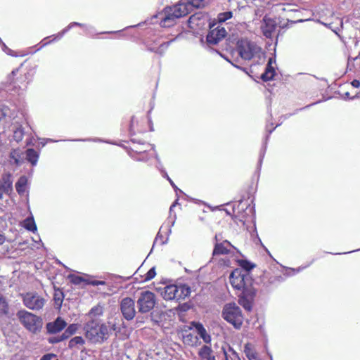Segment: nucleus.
Here are the masks:
<instances>
[{"mask_svg": "<svg viewBox=\"0 0 360 360\" xmlns=\"http://www.w3.org/2000/svg\"><path fill=\"white\" fill-rule=\"evenodd\" d=\"M84 330L86 338L92 343L102 344L107 341L112 332H115V336L120 332V327L115 322H102L96 319H91L84 325Z\"/></svg>", "mask_w": 360, "mask_h": 360, "instance_id": "1", "label": "nucleus"}, {"mask_svg": "<svg viewBox=\"0 0 360 360\" xmlns=\"http://www.w3.org/2000/svg\"><path fill=\"white\" fill-rule=\"evenodd\" d=\"M235 51L244 60H250L255 57L259 58L261 54H263L262 48L247 38H242L237 41Z\"/></svg>", "mask_w": 360, "mask_h": 360, "instance_id": "2", "label": "nucleus"}, {"mask_svg": "<svg viewBox=\"0 0 360 360\" xmlns=\"http://www.w3.org/2000/svg\"><path fill=\"white\" fill-rule=\"evenodd\" d=\"M192 7L191 3L180 2L172 7L165 8V17L161 21L164 27H169L177 18H181L189 13Z\"/></svg>", "mask_w": 360, "mask_h": 360, "instance_id": "3", "label": "nucleus"}, {"mask_svg": "<svg viewBox=\"0 0 360 360\" xmlns=\"http://www.w3.org/2000/svg\"><path fill=\"white\" fill-rule=\"evenodd\" d=\"M17 316L21 324L30 332L37 333L42 328L41 318L26 310H20L17 312Z\"/></svg>", "mask_w": 360, "mask_h": 360, "instance_id": "4", "label": "nucleus"}, {"mask_svg": "<svg viewBox=\"0 0 360 360\" xmlns=\"http://www.w3.org/2000/svg\"><path fill=\"white\" fill-rule=\"evenodd\" d=\"M222 316L227 322L239 329L243 321L240 308L234 302L227 303L222 310Z\"/></svg>", "mask_w": 360, "mask_h": 360, "instance_id": "5", "label": "nucleus"}, {"mask_svg": "<svg viewBox=\"0 0 360 360\" xmlns=\"http://www.w3.org/2000/svg\"><path fill=\"white\" fill-rule=\"evenodd\" d=\"M230 283L233 288L241 291H245L246 288H254L250 276L243 274L242 271L238 269L231 274Z\"/></svg>", "mask_w": 360, "mask_h": 360, "instance_id": "6", "label": "nucleus"}, {"mask_svg": "<svg viewBox=\"0 0 360 360\" xmlns=\"http://www.w3.org/2000/svg\"><path fill=\"white\" fill-rule=\"evenodd\" d=\"M155 304V295L153 292L145 290L140 293L137 300V307L139 313L146 314L150 311Z\"/></svg>", "mask_w": 360, "mask_h": 360, "instance_id": "7", "label": "nucleus"}, {"mask_svg": "<svg viewBox=\"0 0 360 360\" xmlns=\"http://www.w3.org/2000/svg\"><path fill=\"white\" fill-rule=\"evenodd\" d=\"M22 297L24 305L33 311L41 309L46 303V300L37 292H27Z\"/></svg>", "mask_w": 360, "mask_h": 360, "instance_id": "8", "label": "nucleus"}, {"mask_svg": "<svg viewBox=\"0 0 360 360\" xmlns=\"http://www.w3.org/2000/svg\"><path fill=\"white\" fill-rule=\"evenodd\" d=\"M120 310L122 317L127 321L133 320L136 314L135 302L129 297H124L120 302Z\"/></svg>", "mask_w": 360, "mask_h": 360, "instance_id": "9", "label": "nucleus"}, {"mask_svg": "<svg viewBox=\"0 0 360 360\" xmlns=\"http://www.w3.org/2000/svg\"><path fill=\"white\" fill-rule=\"evenodd\" d=\"M255 295L256 290L255 288H246L245 291H241L238 295L239 304L248 311H251Z\"/></svg>", "mask_w": 360, "mask_h": 360, "instance_id": "10", "label": "nucleus"}, {"mask_svg": "<svg viewBox=\"0 0 360 360\" xmlns=\"http://www.w3.org/2000/svg\"><path fill=\"white\" fill-rule=\"evenodd\" d=\"M226 35V31L224 27L217 26L215 28H210L207 37L206 41L209 46L217 44Z\"/></svg>", "mask_w": 360, "mask_h": 360, "instance_id": "11", "label": "nucleus"}, {"mask_svg": "<svg viewBox=\"0 0 360 360\" xmlns=\"http://www.w3.org/2000/svg\"><path fill=\"white\" fill-rule=\"evenodd\" d=\"M238 210V214H239L240 210H243L244 212L246 213L247 211L249 212H252L253 211V207H250V205H248L247 204H243V200H240L237 207L235 206H233L231 208V211L228 209H219L220 211L224 212L227 215H231L232 214L235 215L236 218H238V220L240 222H242L243 224H245L246 222H248L246 219H245V215L242 214L241 216L240 214L236 215V210Z\"/></svg>", "mask_w": 360, "mask_h": 360, "instance_id": "12", "label": "nucleus"}, {"mask_svg": "<svg viewBox=\"0 0 360 360\" xmlns=\"http://www.w3.org/2000/svg\"><path fill=\"white\" fill-rule=\"evenodd\" d=\"M13 191V178L11 174H2L0 179V200L3 198V194H8Z\"/></svg>", "mask_w": 360, "mask_h": 360, "instance_id": "13", "label": "nucleus"}, {"mask_svg": "<svg viewBox=\"0 0 360 360\" xmlns=\"http://www.w3.org/2000/svg\"><path fill=\"white\" fill-rule=\"evenodd\" d=\"M66 326V321L60 316H58L53 321L47 323L46 328L49 334H56L62 331Z\"/></svg>", "mask_w": 360, "mask_h": 360, "instance_id": "14", "label": "nucleus"}, {"mask_svg": "<svg viewBox=\"0 0 360 360\" xmlns=\"http://www.w3.org/2000/svg\"><path fill=\"white\" fill-rule=\"evenodd\" d=\"M276 28V22L274 20L264 17L263 19L262 24L261 25V29L263 34L266 38H271L273 33L274 32Z\"/></svg>", "mask_w": 360, "mask_h": 360, "instance_id": "15", "label": "nucleus"}, {"mask_svg": "<svg viewBox=\"0 0 360 360\" xmlns=\"http://www.w3.org/2000/svg\"><path fill=\"white\" fill-rule=\"evenodd\" d=\"M191 324L192 327H191L190 329L194 328L198 335L200 336V338L202 339L204 342H205L206 344L211 342V336L210 334L207 333L205 328L201 323L192 321Z\"/></svg>", "mask_w": 360, "mask_h": 360, "instance_id": "16", "label": "nucleus"}, {"mask_svg": "<svg viewBox=\"0 0 360 360\" xmlns=\"http://www.w3.org/2000/svg\"><path fill=\"white\" fill-rule=\"evenodd\" d=\"M172 231L170 226H160V230L154 240L153 246L156 243L160 245L166 244Z\"/></svg>", "mask_w": 360, "mask_h": 360, "instance_id": "17", "label": "nucleus"}, {"mask_svg": "<svg viewBox=\"0 0 360 360\" xmlns=\"http://www.w3.org/2000/svg\"><path fill=\"white\" fill-rule=\"evenodd\" d=\"M177 294V285H166L161 292V295L165 300H176Z\"/></svg>", "mask_w": 360, "mask_h": 360, "instance_id": "18", "label": "nucleus"}, {"mask_svg": "<svg viewBox=\"0 0 360 360\" xmlns=\"http://www.w3.org/2000/svg\"><path fill=\"white\" fill-rule=\"evenodd\" d=\"M228 247H231L235 249V247L227 240H224L221 243H216L213 250L212 255H227L230 252Z\"/></svg>", "mask_w": 360, "mask_h": 360, "instance_id": "19", "label": "nucleus"}, {"mask_svg": "<svg viewBox=\"0 0 360 360\" xmlns=\"http://www.w3.org/2000/svg\"><path fill=\"white\" fill-rule=\"evenodd\" d=\"M13 313L10 311V307L7 298L0 293V317L11 318Z\"/></svg>", "mask_w": 360, "mask_h": 360, "instance_id": "20", "label": "nucleus"}, {"mask_svg": "<svg viewBox=\"0 0 360 360\" xmlns=\"http://www.w3.org/2000/svg\"><path fill=\"white\" fill-rule=\"evenodd\" d=\"M201 360H216L211 347L203 345L198 352Z\"/></svg>", "mask_w": 360, "mask_h": 360, "instance_id": "21", "label": "nucleus"}, {"mask_svg": "<svg viewBox=\"0 0 360 360\" xmlns=\"http://www.w3.org/2000/svg\"><path fill=\"white\" fill-rule=\"evenodd\" d=\"M25 153L20 149H14L10 153L11 161L16 165H21L25 161Z\"/></svg>", "mask_w": 360, "mask_h": 360, "instance_id": "22", "label": "nucleus"}, {"mask_svg": "<svg viewBox=\"0 0 360 360\" xmlns=\"http://www.w3.org/2000/svg\"><path fill=\"white\" fill-rule=\"evenodd\" d=\"M177 290L178 294L176 295V300L186 299L191 292V288L186 284L180 285L179 286L177 285Z\"/></svg>", "mask_w": 360, "mask_h": 360, "instance_id": "23", "label": "nucleus"}, {"mask_svg": "<svg viewBox=\"0 0 360 360\" xmlns=\"http://www.w3.org/2000/svg\"><path fill=\"white\" fill-rule=\"evenodd\" d=\"M272 58H269L266 70L261 75V79L263 81L267 82L273 79L275 73L274 68L271 66Z\"/></svg>", "mask_w": 360, "mask_h": 360, "instance_id": "24", "label": "nucleus"}, {"mask_svg": "<svg viewBox=\"0 0 360 360\" xmlns=\"http://www.w3.org/2000/svg\"><path fill=\"white\" fill-rule=\"evenodd\" d=\"M182 338L184 342L188 345L193 347L200 344V342L198 341V336H195L190 333H188L187 331L182 335Z\"/></svg>", "mask_w": 360, "mask_h": 360, "instance_id": "25", "label": "nucleus"}, {"mask_svg": "<svg viewBox=\"0 0 360 360\" xmlns=\"http://www.w3.org/2000/svg\"><path fill=\"white\" fill-rule=\"evenodd\" d=\"M39 159V153L34 149L30 148L25 151V160L30 162L32 165L34 166L37 165Z\"/></svg>", "mask_w": 360, "mask_h": 360, "instance_id": "26", "label": "nucleus"}, {"mask_svg": "<svg viewBox=\"0 0 360 360\" xmlns=\"http://www.w3.org/2000/svg\"><path fill=\"white\" fill-rule=\"evenodd\" d=\"M27 179L25 176H20L15 184V189L18 194L23 195L26 191Z\"/></svg>", "mask_w": 360, "mask_h": 360, "instance_id": "27", "label": "nucleus"}, {"mask_svg": "<svg viewBox=\"0 0 360 360\" xmlns=\"http://www.w3.org/2000/svg\"><path fill=\"white\" fill-rule=\"evenodd\" d=\"M78 328L79 325L77 323L70 324L65 330V331L61 334L62 339H64L65 340L68 339L70 336L76 333Z\"/></svg>", "mask_w": 360, "mask_h": 360, "instance_id": "28", "label": "nucleus"}, {"mask_svg": "<svg viewBox=\"0 0 360 360\" xmlns=\"http://www.w3.org/2000/svg\"><path fill=\"white\" fill-rule=\"evenodd\" d=\"M239 265L243 269V271H241L242 274L247 275H250V271L252 270L255 266L253 263L247 259L239 261Z\"/></svg>", "mask_w": 360, "mask_h": 360, "instance_id": "29", "label": "nucleus"}, {"mask_svg": "<svg viewBox=\"0 0 360 360\" xmlns=\"http://www.w3.org/2000/svg\"><path fill=\"white\" fill-rule=\"evenodd\" d=\"M315 260H316V259H313L312 261L309 264H308L307 265L303 266H299L298 268H296V269H295V268H287V269H285V271L283 273V274L285 276H292L295 275L296 274H298L299 272H300L303 269H306L307 267L309 266Z\"/></svg>", "mask_w": 360, "mask_h": 360, "instance_id": "30", "label": "nucleus"}, {"mask_svg": "<svg viewBox=\"0 0 360 360\" xmlns=\"http://www.w3.org/2000/svg\"><path fill=\"white\" fill-rule=\"evenodd\" d=\"M103 314V307L100 304L92 307L90 311L86 314L91 319H94V317H99Z\"/></svg>", "mask_w": 360, "mask_h": 360, "instance_id": "31", "label": "nucleus"}, {"mask_svg": "<svg viewBox=\"0 0 360 360\" xmlns=\"http://www.w3.org/2000/svg\"><path fill=\"white\" fill-rule=\"evenodd\" d=\"M24 134V129L22 127V126L16 127L15 129L13 130V140H15L18 143L21 141L23 139Z\"/></svg>", "mask_w": 360, "mask_h": 360, "instance_id": "32", "label": "nucleus"}, {"mask_svg": "<svg viewBox=\"0 0 360 360\" xmlns=\"http://www.w3.org/2000/svg\"><path fill=\"white\" fill-rule=\"evenodd\" d=\"M18 70H19L18 68L13 70L11 72V75H9L8 77L7 82L9 83V84H13L15 88H17V87L20 88L21 87L20 85L18 84L19 79H17L16 80L14 79V77L17 75Z\"/></svg>", "mask_w": 360, "mask_h": 360, "instance_id": "33", "label": "nucleus"}, {"mask_svg": "<svg viewBox=\"0 0 360 360\" xmlns=\"http://www.w3.org/2000/svg\"><path fill=\"white\" fill-rule=\"evenodd\" d=\"M84 343L85 341L82 336H75L69 341L68 347L72 349L77 345H82Z\"/></svg>", "mask_w": 360, "mask_h": 360, "instance_id": "34", "label": "nucleus"}, {"mask_svg": "<svg viewBox=\"0 0 360 360\" xmlns=\"http://www.w3.org/2000/svg\"><path fill=\"white\" fill-rule=\"evenodd\" d=\"M64 299V293L60 290H56L53 295V300L55 301L56 304L61 307L63 301Z\"/></svg>", "mask_w": 360, "mask_h": 360, "instance_id": "35", "label": "nucleus"}, {"mask_svg": "<svg viewBox=\"0 0 360 360\" xmlns=\"http://www.w3.org/2000/svg\"><path fill=\"white\" fill-rule=\"evenodd\" d=\"M68 278L70 280V282L74 285H80L82 283H85V281H86V278L75 274L69 275Z\"/></svg>", "mask_w": 360, "mask_h": 360, "instance_id": "36", "label": "nucleus"}, {"mask_svg": "<svg viewBox=\"0 0 360 360\" xmlns=\"http://www.w3.org/2000/svg\"><path fill=\"white\" fill-rule=\"evenodd\" d=\"M156 275L155 267L150 268L148 271L144 275L143 281H148L152 280Z\"/></svg>", "mask_w": 360, "mask_h": 360, "instance_id": "37", "label": "nucleus"}, {"mask_svg": "<svg viewBox=\"0 0 360 360\" xmlns=\"http://www.w3.org/2000/svg\"><path fill=\"white\" fill-rule=\"evenodd\" d=\"M232 16H233L232 12L227 11V12L219 13L218 15V20L219 22H225L226 20L231 18Z\"/></svg>", "mask_w": 360, "mask_h": 360, "instance_id": "38", "label": "nucleus"}, {"mask_svg": "<svg viewBox=\"0 0 360 360\" xmlns=\"http://www.w3.org/2000/svg\"><path fill=\"white\" fill-rule=\"evenodd\" d=\"M86 281H85V283L87 285H91L93 286H98V285H105L106 284L105 281H96V280H92L90 278H86Z\"/></svg>", "mask_w": 360, "mask_h": 360, "instance_id": "39", "label": "nucleus"}, {"mask_svg": "<svg viewBox=\"0 0 360 360\" xmlns=\"http://www.w3.org/2000/svg\"><path fill=\"white\" fill-rule=\"evenodd\" d=\"M64 340V339H62V335L55 337H50L47 339L48 342L50 344H56Z\"/></svg>", "mask_w": 360, "mask_h": 360, "instance_id": "40", "label": "nucleus"}, {"mask_svg": "<svg viewBox=\"0 0 360 360\" xmlns=\"http://www.w3.org/2000/svg\"><path fill=\"white\" fill-rule=\"evenodd\" d=\"M20 225H35V222L34 220L33 217H29L26 218L21 224Z\"/></svg>", "mask_w": 360, "mask_h": 360, "instance_id": "41", "label": "nucleus"}, {"mask_svg": "<svg viewBox=\"0 0 360 360\" xmlns=\"http://www.w3.org/2000/svg\"><path fill=\"white\" fill-rule=\"evenodd\" d=\"M190 308V306L187 303L179 304L177 307V310L182 312L187 311Z\"/></svg>", "mask_w": 360, "mask_h": 360, "instance_id": "42", "label": "nucleus"}, {"mask_svg": "<svg viewBox=\"0 0 360 360\" xmlns=\"http://www.w3.org/2000/svg\"><path fill=\"white\" fill-rule=\"evenodd\" d=\"M56 356V355L53 353H46L41 357L40 360H51Z\"/></svg>", "mask_w": 360, "mask_h": 360, "instance_id": "43", "label": "nucleus"}, {"mask_svg": "<svg viewBox=\"0 0 360 360\" xmlns=\"http://www.w3.org/2000/svg\"><path fill=\"white\" fill-rule=\"evenodd\" d=\"M74 25H77V26H80V27H84V25L83 24H81V23H79V22H71L68 27H66L63 31V34L65 33V32H67L69 29H70L72 26Z\"/></svg>", "mask_w": 360, "mask_h": 360, "instance_id": "44", "label": "nucleus"}, {"mask_svg": "<svg viewBox=\"0 0 360 360\" xmlns=\"http://www.w3.org/2000/svg\"><path fill=\"white\" fill-rule=\"evenodd\" d=\"M252 230V236L254 234H255V236H256V240L259 242L260 243H262V241H261V239L259 238V236H258V233H257V226H250Z\"/></svg>", "mask_w": 360, "mask_h": 360, "instance_id": "45", "label": "nucleus"}, {"mask_svg": "<svg viewBox=\"0 0 360 360\" xmlns=\"http://www.w3.org/2000/svg\"><path fill=\"white\" fill-rule=\"evenodd\" d=\"M26 76L24 75L22 77L19 79L18 84L20 85V88L22 87H26V84H28V82H26L25 84L24 82H25Z\"/></svg>", "mask_w": 360, "mask_h": 360, "instance_id": "46", "label": "nucleus"}, {"mask_svg": "<svg viewBox=\"0 0 360 360\" xmlns=\"http://www.w3.org/2000/svg\"><path fill=\"white\" fill-rule=\"evenodd\" d=\"M26 76L24 75L22 77L19 79L18 84L20 85V88L22 87H26V84H28V82H26L25 84L24 82H25Z\"/></svg>", "mask_w": 360, "mask_h": 360, "instance_id": "47", "label": "nucleus"}, {"mask_svg": "<svg viewBox=\"0 0 360 360\" xmlns=\"http://www.w3.org/2000/svg\"><path fill=\"white\" fill-rule=\"evenodd\" d=\"M197 19H198V18L197 17L196 15H193L189 18L188 23L190 25V27H192L191 24H193Z\"/></svg>", "mask_w": 360, "mask_h": 360, "instance_id": "48", "label": "nucleus"}, {"mask_svg": "<svg viewBox=\"0 0 360 360\" xmlns=\"http://www.w3.org/2000/svg\"><path fill=\"white\" fill-rule=\"evenodd\" d=\"M351 84H352V86H354L355 88H358L360 86V82L357 79H354Z\"/></svg>", "mask_w": 360, "mask_h": 360, "instance_id": "49", "label": "nucleus"}, {"mask_svg": "<svg viewBox=\"0 0 360 360\" xmlns=\"http://www.w3.org/2000/svg\"><path fill=\"white\" fill-rule=\"evenodd\" d=\"M28 231L34 233L37 230V226H24Z\"/></svg>", "mask_w": 360, "mask_h": 360, "instance_id": "50", "label": "nucleus"}, {"mask_svg": "<svg viewBox=\"0 0 360 360\" xmlns=\"http://www.w3.org/2000/svg\"><path fill=\"white\" fill-rule=\"evenodd\" d=\"M222 239V235L221 233H217L215 235V240L216 243H219V241Z\"/></svg>", "mask_w": 360, "mask_h": 360, "instance_id": "51", "label": "nucleus"}, {"mask_svg": "<svg viewBox=\"0 0 360 360\" xmlns=\"http://www.w3.org/2000/svg\"><path fill=\"white\" fill-rule=\"evenodd\" d=\"M167 180L169 181L170 184L172 185V186L175 189V190H177L178 188L177 186L174 184V183L173 182V181L167 175Z\"/></svg>", "mask_w": 360, "mask_h": 360, "instance_id": "52", "label": "nucleus"}, {"mask_svg": "<svg viewBox=\"0 0 360 360\" xmlns=\"http://www.w3.org/2000/svg\"><path fill=\"white\" fill-rule=\"evenodd\" d=\"M178 203V200H176L170 207L169 208V212L171 213L172 212L173 208L176 206V205Z\"/></svg>", "mask_w": 360, "mask_h": 360, "instance_id": "53", "label": "nucleus"}, {"mask_svg": "<svg viewBox=\"0 0 360 360\" xmlns=\"http://www.w3.org/2000/svg\"><path fill=\"white\" fill-rule=\"evenodd\" d=\"M5 241V237L0 233V245L3 244Z\"/></svg>", "mask_w": 360, "mask_h": 360, "instance_id": "54", "label": "nucleus"}, {"mask_svg": "<svg viewBox=\"0 0 360 360\" xmlns=\"http://www.w3.org/2000/svg\"><path fill=\"white\" fill-rule=\"evenodd\" d=\"M169 43L170 42L169 41L167 43L161 44L159 49H162V48H164V47L167 48L169 46Z\"/></svg>", "mask_w": 360, "mask_h": 360, "instance_id": "55", "label": "nucleus"}, {"mask_svg": "<svg viewBox=\"0 0 360 360\" xmlns=\"http://www.w3.org/2000/svg\"><path fill=\"white\" fill-rule=\"evenodd\" d=\"M224 360H229L227 353L225 351L224 352Z\"/></svg>", "mask_w": 360, "mask_h": 360, "instance_id": "56", "label": "nucleus"}, {"mask_svg": "<svg viewBox=\"0 0 360 360\" xmlns=\"http://www.w3.org/2000/svg\"><path fill=\"white\" fill-rule=\"evenodd\" d=\"M229 62H230V63H231L233 66H235L236 68H238V69H240V68L238 65H237L236 64L233 63V62H231V61H230V60H229Z\"/></svg>", "mask_w": 360, "mask_h": 360, "instance_id": "57", "label": "nucleus"}, {"mask_svg": "<svg viewBox=\"0 0 360 360\" xmlns=\"http://www.w3.org/2000/svg\"><path fill=\"white\" fill-rule=\"evenodd\" d=\"M359 250H360V248L356 250V251H359ZM355 252V250L349 251V252H347V253H351V252Z\"/></svg>", "mask_w": 360, "mask_h": 360, "instance_id": "58", "label": "nucleus"}, {"mask_svg": "<svg viewBox=\"0 0 360 360\" xmlns=\"http://www.w3.org/2000/svg\"><path fill=\"white\" fill-rule=\"evenodd\" d=\"M345 96H346V97H347V98L349 96V92H346V93H345Z\"/></svg>", "mask_w": 360, "mask_h": 360, "instance_id": "59", "label": "nucleus"}, {"mask_svg": "<svg viewBox=\"0 0 360 360\" xmlns=\"http://www.w3.org/2000/svg\"><path fill=\"white\" fill-rule=\"evenodd\" d=\"M3 46L6 49H7L9 51H11L10 49H8L6 46V44H3Z\"/></svg>", "mask_w": 360, "mask_h": 360, "instance_id": "60", "label": "nucleus"}, {"mask_svg": "<svg viewBox=\"0 0 360 360\" xmlns=\"http://www.w3.org/2000/svg\"><path fill=\"white\" fill-rule=\"evenodd\" d=\"M238 61V58H236V59L235 60V62H236V63H237Z\"/></svg>", "mask_w": 360, "mask_h": 360, "instance_id": "61", "label": "nucleus"}]
</instances>
